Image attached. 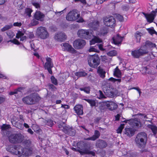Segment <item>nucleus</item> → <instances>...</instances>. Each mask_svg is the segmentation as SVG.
Segmentation results:
<instances>
[{
	"label": "nucleus",
	"mask_w": 157,
	"mask_h": 157,
	"mask_svg": "<svg viewBox=\"0 0 157 157\" xmlns=\"http://www.w3.org/2000/svg\"><path fill=\"white\" fill-rule=\"evenodd\" d=\"M78 152H79L81 155H87V149H79L78 150Z\"/></svg>",
	"instance_id": "obj_47"
},
{
	"label": "nucleus",
	"mask_w": 157,
	"mask_h": 157,
	"mask_svg": "<svg viewBox=\"0 0 157 157\" xmlns=\"http://www.w3.org/2000/svg\"><path fill=\"white\" fill-rule=\"evenodd\" d=\"M98 93L99 94V97H98L99 99H102V98H105L106 97L103 94L101 90H99Z\"/></svg>",
	"instance_id": "obj_50"
},
{
	"label": "nucleus",
	"mask_w": 157,
	"mask_h": 157,
	"mask_svg": "<svg viewBox=\"0 0 157 157\" xmlns=\"http://www.w3.org/2000/svg\"><path fill=\"white\" fill-rule=\"evenodd\" d=\"M51 82L53 84L56 85L58 84L57 80L55 78L54 76H52L51 77Z\"/></svg>",
	"instance_id": "obj_49"
},
{
	"label": "nucleus",
	"mask_w": 157,
	"mask_h": 157,
	"mask_svg": "<svg viewBox=\"0 0 157 157\" xmlns=\"http://www.w3.org/2000/svg\"><path fill=\"white\" fill-rule=\"evenodd\" d=\"M39 22L33 19L31 22V24L32 26H35L38 24Z\"/></svg>",
	"instance_id": "obj_55"
},
{
	"label": "nucleus",
	"mask_w": 157,
	"mask_h": 157,
	"mask_svg": "<svg viewBox=\"0 0 157 157\" xmlns=\"http://www.w3.org/2000/svg\"><path fill=\"white\" fill-rule=\"evenodd\" d=\"M6 149L8 151L16 155H20L23 152V148L19 145H9Z\"/></svg>",
	"instance_id": "obj_5"
},
{
	"label": "nucleus",
	"mask_w": 157,
	"mask_h": 157,
	"mask_svg": "<svg viewBox=\"0 0 157 157\" xmlns=\"http://www.w3.org/2000/svg\"><path fill=\"white\" fill-rule=\"evenodd\" d=\"M147 141V135L144 132H141L138 133L135 139L136 146L141 149L146 147Z\"/></svg>",
	"instance_id": "obj_1"
},
{
	"label": "nucleus",
	"mask_w": 157,
	"mask_h": 157,
	"mask_svg": "<svg viewBox=\"0 0 157 157\" xmlns=\"http://www.w3.org/2000/svg\"><path fill=\"white\" fill-rule=\"evenodd\" d=\"M95 145L98 148L103 149L107 146V144L105 140L99 139L96 141Z\"/></svg>",
	"instance_id": "obj_17"
},
{
	"label": "nucleus",
	"mask_w": 157,
	"mask_h": 157,
	"mask_svg": "<svg viewBox=\"0 0 157 157\" xmlns=\"http://www.w3.org/2000/svg\"><path fill=\"white\" fill-rule=\"evenodd\" d=\"M46 62L44 65V67H52L53 66V63L52 59L49 57H47L46 58Z\"/></svg>",
	"instance_id": "obj_25"
},
{
	"label": "nucleus",
	"mask_w": 157,
	"mask_h": 157,
	"mask_svg": "<svg viewBox=\"0 0 157 157\" xmlns=\"http://www.w3.org/2000/svg\"><path fill=\"white\" fill-rule=\"evenodd\" d=\"M9 142L12 144L21 143L23 140L24 136L21 133H11L8 136Z\"/></svg>",
	"instance_id": "obj_3"
},
{
	"label": "nucleus",
	"mask_w": 157,
	"mask_h": 157,
	"mask_svg": "<svg viewBox=\"0 0 157 157\" xmlns=\"http://www.w3.org/2000/svg\"><path fill=\"white\" fill-rule=\"evenodd\" d=\"M124 130V134L129 137H131L133 136L136 131L135 129L131 128H125Z\"/></svg>",
	"instance_id": "obj_23"
},
{
	"label": "nucleus",
	"mask_w": 157,
	"mask_h": 157,
	"mask_svg": "<svg viewBox=\"0 0 157 157\" xmlns=\"http://www.w3.org/2000/svg\"><path fill=\"white\" fill-rule=\"evenodd\" d=\"M52 67H45L44 68L45 69H47L48 71V72L50 74H52Z\"/></svg>",
	"instance_id": "obj_63"
},
{
	"label": "nucleus",
	"mask_w": 157,
	"mask_h": 157,
	"mask_svg": "<svg viewBox=\"0 0 157 157\" xmlns=\"http://www.w3.org/2000/svg\"><path fill=\"white\" fill-rule=\"evenodd\" d=\"M116 18L120 21H122L123 20V17L119 14H116Z\"/></svg>",
	"instance_id": "obj_53"
},
{
	"label": "nucleus",
	"mask_w": 157,
	"mask_h": 157,
	"mask_svg": "<svg viewBox=\"0 0 157 157\" xmlns=\"http://www.w3.org/2000/svg\"><path fill=\"white\" fill-rule=\"evenodd\" d=\"M17 119L16 117H13L11 118V121L12 124L13 125L15 122L16 121V120Z\"/></svg>",
	"instance_id": "obj_62"
},
{
	"label": "nucleus",
	"mask_w": 157,
	"mask_h": 157,
	"mask_svg": "<svg viewBox=\"0 0 157 157\" xmlns=\"http://www.w3.org/2000/svg\"><path fill=\"white\" fill-rule=\"evenodd\" d=\"M123 38V37L121 36L119 34H117L116 36L113 37V42L114 44L118 45L121 44Z\"/></svg>",
	"instance_id": "obj_22"
},
{
	"label": "nucleus",
	"mask_w": 157,
	"mask_h": 157,
	"mask_svg": "<svg viewBox=\"0 0 157 157\" xmlns=\"http://www.w3.org/2000/svg\"><path fill=\"white\" fill-rule=\"evenodd\" d=\"M155 44L153 43L150 41L147 40L146 41L145 44L142 46L144 47V48L147 49L148 50V48H155Z\"/></svg>",
	"instance_id": "obj_26"
},
{
	"label": "nucleus",
	"mask_w": 157,
	"mask_h": 157,
	"mask_svg": "<svg viewBox=\"0 0 157 157\" xmlns=\"http://www.w3.org/2000/svg\"><path fill=\"white\" fill-rule=\"evenodd\" d=\"M103 22L105 25L111 28L114 27L116 25V21L113 16L104 17Z\"/></svg>",
	"instance_id": "obj_12"
},
{
	"label": "nucleus",
	"mask_w": 157,
	"mask_h": 157,
	"mask_svg": "<svg viewBox=\"0 0 157 157\" xmlns=\"http://www.w3.org/2000/svg\"><path fill=\"white\" fill-rule=\"evenodd\" d=\"M108 32L107 29L106 27H103L101 28L100 30V33L101 34L105 35Z\"/></svg>",
	"instance_id": "obj_38"
},
{
	"label": "nucleus",
	"mask_w": 157,
	"mask_h": 157,
	"mask_svg": "<svg viewBox=\"0 0 157 157\" xmlns=\"http://www.w3.org/2000/svg\"><path fill=\"white\" fill-rule=\"evenodd\" d=\"M6 33L8 36L10 38H12L14 36L13 32L11 30H9L6 32Z\"/></svg>",
	"instance_id": "obj_46"
},
{
	"label": "nucleus",
	"mask_w": 157,
	"mask_h": 157,
	"mask_svg": "<svg viewBox=\"0 0 157 157\" xmlns=\"http://www.w3.org/2000/svg\"><path fill=\"white\" fill-rule=\"evenodd\" d=\"M142 13L144 16L147 21L150 23L152 22L157 13V11H153L150 14H147L144 12H142Z\"/></svg>",
	"instance_id": "obj_13"
},
{
	"label": "nucleus",
	"mask_w": 157,
	"mask_h": 157,
	"mask_svg": "<svg viewBox=\"0 0 157 157\" xmlns=\"http://www.w3.org/2000/svg\"><path fill=\"white\" fill-rule=\"evenodd\" d=\"M87 59L88 64L91 67L97 68L100 63V59L97 54L89 55Z\"/></svg>",
	"instance_id": "obj_4"
},
{
	"label": "nucleus",
	"mask_w": 157,
	"mask_h": 157,
	"mask_svg": "<svg viewBox=\"0 0 157 157\" xmlns=\"http://www.w3.org/2000/svg\"><path fill=\"white\" fill-rule=\"evenodd\" d=\"M22 143V144L25 146V147L29 148L31 145V141L30 140H25L23 141Z\"/></svg>",
	"instance_id": "obj_34"
},
{
	"label": "nucleus",
	"mask_w": 157,
	"mask_h": 157,
	"mask_svg": "<svg viewBox=\"0 0 157 157\" xmlns=\"http://www.w3.org/2000/svg\"><path fill=\"white\" fill-rule=\"evenodd\" d=\"M97 73L100 78H105L106 72L101 66H100L98 67Z\"/></svg>",
	"instance_id": "obj_24"
},
{
	"label": "nucleus",
	"mask_w": 157,
	"mask_h": 157,
	"mask_svg": "<svg viewBox=\"0 0 157 157\" xmlns=\"http://www.w3.org/2000/svg\"><path fill=\"white\" fill-rule=\"evenodd\" d=\"M114 75L118 78H120L121 75V72L118 67H117L114 71Z\"/></svg>",
	"instance_id": "obj_35"
},
{
	"label": "nucleus",
	"mask_w": 157,
	"mask_h": 157,
	"mask_svg": "<svg viewBox=\"0 0 157 157\" xmlns=\"http://www.w3.org/2000/svg\"><path fill=\"white\" fill-rule=\"evenodd\" d=\"M44 123L45 124V125L48 126L50 127H52L54 125V121L50 119L45 120L44 121Z\"/></svg>",
	"instance_id": "obj_32"
},
{
	"label": "nucleus",
	"mask_w": 157,
	"mask_h": 157,
	"mask_svg": "<svg viewBox=\"0 0 157 157\" xmlns=\"http://www.w3.org/2000/svg\"><path fill=\"white\" fill-rule=\"evenodd\" d=\"M40 99V98L38 94L33 93L23 98L22 100L24 103L31 105L36 103Z\"/></svg>",
	"instance_id": "obj_2"
},
{
	"label": "nucleus",
	"mask_w": 157,
	"mask_h": 157,
	"mask_svg": "<svg viewBox=\"0 0 157 157\" xmlns=\"http://www.w3.org/2000/svg\"><path fill=\"white\" fill-rule=\"evenodd\" d=\"M96 151L94 150L93 151H90L88 149H87V155H91L92 156H94L95 155V152Z\"/></svg>",
	"instance_id": "obj_51"
},
{
	"label": "nucleus",
	"mask_w": 157,
	"mask_h": 157,
	"mask_svg": "<svg viewBox=\"0 0 157 157\" xmlns=\"http://www.w3.org/2000/svg\"><path fill=\"white\" fill-rule=\"evenodd\" d=\"M132 125L136 128H139L142 127L140 122L137 119H135L132 122Z\"/></svg>",
	"instance_id": "obj_29"
},
{
	"label": "nucleus",
	"mask_w": 157,
	"mask_h": 157,
	"mask_svg": "<svg viewBox=\"0 0 157 157\" xmlns=\"http://www.w3.org/2000/svg\"><path fill=\"white\" fill-rule=\"evenodd\" d=\"M141 33L137 32L135 34V36L137 42L139 43L140 42V40L141 38V36L140 35Z\"/></svg>",
	"instance_id": "obj_41"
},
{
	"label": "nucleus",
	"mask_w": 157,
	"mask_h": 157,
	"mask_svg": "<svg viewBox=\"0 0 157 157\" xmlns=\"http://www.w3.org/2000/svg\"><path fill=\"white\" fill-rule=\"evenodd\" d=\"M24 35V33L20 31H18L17 33L16 34V38L19 39L20 37Z\"/></svg>",
	"instance_id": "obj_48"
},
{
	"label": "nucleus",
	"mask_w": 157,
	"mask_h": 157,
	"mask_svg": "<svg viewBox=\"0 0 157 157\" xmlns=\"http://www.w3.org/2000/svg\"><path fill=\"white\" fill-rule=\"evenodd\" d=\"M28 34L29 37L30 39H33L34 37V34L32 32H30Z\"/></svg>",
	"instance_id": "obj_59"
},
{
	"label": "nucleus",
	"mask_w": 157,
	"mask_h": 157,
	"mask_svg": "<svg viewBox=\"0 0 157 157\" xmlns=\"http://www.w3.org/2000/svg\"><path fill=\"white\" fill-rule=\"evenodd\" d=\"M54 38L58 41L62 42L66 40L67 36L64 33H58L56 34Z\"/></svg>",
	"instance_id": "obj_14"
},
{
	"label": "nucleus",
	"mask_w": 157,
	"mask_h": 157,
	"mask_svg": "<svg viewBox=\"0 0 157 157\" xmlns=\"http://www.w3.org/2000/svg\"><path fill=\"white\" fill-rule=\"evenodd\" d=\"M99 22L98 21L90 22L88 24V27L94 30H98L99 29Z\"/></svg>",
	"instance_id": "obj_21"
},
{
	"label": "nucleus",
	"mask_w": 157,
	"mask_h": 157,
	"mask_svg": "<svg viewBox=\"0 0 157 157\" xmlns=\"http://www.w3.org/2000/svg\"><path fill=\"white\" fill-rule=\"evenodd\" d=\"M77 146L78 148L79 149H87V144L83 141H80L77 143Z\"/></svg>",
	"instance_id": "obj_27"
},
{
	"label": "nucleus",
	"mask_w": 157,
	"mask_h": 157,
	"mask_svg": "<svg viewBox=\"0 0 157 157\" xmlns=\"http://www.w3.org/2000/svg\"><path fill=\"white\" fill-rule=\"evenodd\" d=\"M32 4L36 8L38 9L40 7V5L38 3L32 2Z\"/></svg>",
	"instance_id": "obj_54"
},
{
	"label": "nucleus",
	"mask_w": 157,
	"mask_h": 157,
	"mask_svg": "<svg viewBox=\"0 0 157 157\" xmlns=\"http://www.w3.org/2000/svg\"><path fill=\"white\" fill-rule=\"evenodd\" d=\"M147 30L149 33L151 35L154 34V32L155 30L153 29L148 28Z\"/></svg>",
	"instance_id": "obj_58"
},
{
	"label": "nucleus",
	"mask_w": 157,
	"mask_h": 157,
	"mask_svg": "<svg viewBox=\"0 0 157 157\" xmlns=\"http://www.w3.org/2000/svg\"><path fill=\"white\" fill-rule=\"evenodd\" d=\"M107 55L110 56H116L117 54V52L114 50H111L107 52Z\"/></svg>",
	"instance_id": "obj_39"
},
{
	"label": "nucleus",
	"mask_w": 157,
	"mask_h": 157,
	"mask_svg": "<svg viewBox=\"0 0 157 157\" xmlns=\"http://www.w3.org/2000/svg\"><path fill=\"white\" fill-rule=\"evenodd\" d=\"M33 12V10L30 8H27L25 9V13L27 14L29 17L31 16V13Z\"/></svg>",
	"instance_id": "obj_40"
},
{
	"label": "nucleus",
	"mask_w": 157,
	"mask_h": 157,
	"mask_svg": "<svg viewBox=\"0 0 157 157\" xmlns=\"http://www.w3.org/2000/svg\"><path fill=\"white\" fill-rule=\"evenodd\" d=\"M111 48H113V47L111 45H108L107 46H105L104 48V50L106 52H108V51Z\"/></svg>",
	"instance_id": "obj_57"
},
{
	"label": "nucleus",
	"mask_w": 157,
	"mask_h": 157,
	"mask_svg": "<svg viewBox=\"0 0 157 157\" xmlns=\"http://www.w3.org/2000/svg\"><path fill=\"white\" fill-rule=\"evenodd\" d=\"M13 27V25L11 24L10 25H7L4 26L1 29V30L2 32H4L7 30L9 29H11Z\"/></svg>",
	"instance_id": "obj_42"
},
{
	"label": "nucleus",
	"mask_w": 157,
	"mask_h": 157,
	"mask_svg": "<svg viewBox=\"0 0 157 157\" xmlns=\"http://www.w3.org/2000/svg\"><path fill=\"white\" fill-rule=\"evenodd\" d=\"M23 123V122L22 121L18 120L15 122L13 126L19 129L22 130L24 128Z\"/></svg>",
	"instance_id": "obj_28"
},
{
	"label": "nucleus",
	"mask_w": 157,
	"mask_h": 157,
	"mask_svg": "<svg viewBox=\"0 0 157 157\" xmlns=\"http://www.w3.org/2000/svg\"><path fill=\"white\" fill-rule=\"evenodd\" d=\"M83 100L89 103L91 107L94 106L96 105V101L94 99L84 98Z\"/></svg>",
	"instance_id": "obj_33"
},
{
	"label": "nucleus",
	"mask_w": 157,
	"mask_h": 157,
	"mask_svg": "<svg viewBox=\"0 0 157 157\" xmlns=\"http://www.w3.org/2000/svg\"><path fill=\"white\" fill-rule=\"evenodd\" d=\"M22 89V88L21 87L18 88L17 89L13 91L10 92L9 93V94L10 95H12L14 94H17L18 93V92H20V90Z\"/></svg>",
	"instance_id": "obj_44"
},
{
	"label": "nucleus",
	"mask_w": 157,
	"mask_h": 157,
	"mask_svg": "<svg viewBox=\"0 0 157 157\" xmlns=\"http://www.w3.org/2000/svg\"><path fill=\"white\" fill-rule=\"evenodd\" d=\"M148 53V51L147 49L144 48V47L141 46L139 49L132 51L131 52V55L134 58L138 59Z\"/></svg>",
	"instance_id": "obj_7"
},
{
	"label": "nucleus",
	"mask_w": 157,
	"mask_h": 157,
	"mask_svg": "<svg viewBox=\"0 0 157 157\" xmlns=\"http://www.w3.org/2000/svg\"><path fill=\"white\" fill-rule=\"evenodd\" d=\"M101 119V118L100 117H97L94 120V123H95L98 124L99 123L100 120Z\"/></svg>",
	"instance_id": "obj_60"
},
{
	"label": "nucleus",
	"mask_w": 157,
	"mask_h": 157,
	"mask_svg": "<svg viewBox=\"0 0 157 157\" xmlns=\"http://www.w3.org/2000/svg\"><path fill=\"white\" fill-rule=\"evenodd\" d=\"M44 15L40 11H36L34 15L35 19L40 21L44 20Z\"/></svg>",
	"instance_id": "obj_19"
},
{
	"label": "nucleus",
	"mask_w": 157,
	"mask_h": 157,
	"mask_svg": "<svg viewBox=\"0 0 157 157\" xmlns=\"http://www.w3.org/2000/svg\"><path fill=\"white\" fill-rule=\"evenodd\" d=\"M147 127L151 129L154 135H156L157 133V127L155 125L148 124Z\"/></svg>",
	"instance_id": "obj_31"
},
{
	"label": "nucleus",
	"mask_w": 157,
	"mask_h": 157,
	"mask_svg": "<svg viewBox=\"0 0 157 157\" xmlns=\"http://www.w3.org/2000/svg\"><path fill=\"white\" fill-rule=\"evenodd\" d=\"M105 104V102H104L103 104H101L99 106V108L101 110H103L105 109V106H106V105Z\"/></svg>",
	"instance_id": "obj_56"
},
{
	"label": "nucleus",
	"mask_w": 157,
	"mask_h": 157,
	"mask_svg": "<svg viewBox=\"0 0 157 157\" xmlns=\"http://www.w3.org/2000/svg\"><path fill=\"white\" fill-rule=\"evenodd\" d=\"M75 75L76 76L81 77L85 76L87 74L84 71H80L76 72Z\"/></svg>",
	"instance_id": "obj_36"
},
{
	"label": "nucleus",
	"mask_w": 157,
	"mask_h": 157,
	"mask_svg": "<svg viewBox=\"0 0 157 157\" xmlns=\"http://www.w3.org/2000/svg\"><path fill=\"white\" fill-rule=\"evenodd\" d=\"M79 17L77 11L75 10H73L70 11L66 17V19L68 21H74L77 19Z\"/></svg>",
	"instance_id": "obj_11"
},
{
	"label": "nucleus",
	"mask_w": 157,
	"mask_h": 157,
	"mask_svg": "<svg viewBox=\"0 0 157 157\" xmlns=\"http://www.w3.org/2000/svg\"><path fill=\"white\" fill-rule=\"evenodd\" d=\"M36 33L38 37L42 39H45L49 36L46 29L44 27H39L37 29Z\"/></svg>",
	"instance_id": "obj_8"
},
{
	"label": "nucleus",
	"mask_w": 157,
	"mask_h": 157,
	"mask_svg": "<svg viewBox=\"0 0 157 157\" xmlns=\"http://www.w3.org/2000/svg\"><path fill=\"white\" fill-rule=\"evenodd\" d=\"M79 89L81 91H83L87 94H89L90 92V89L89 87H85L83 88H80Z\"/></svg>",
	"instance_id": "obj_45"
},
{
	"label": "nucleus",
	"mask_w": 157,
	"mask_h": 157,
	"mask_svg": "<svg viewBox=\"0 0 157 157\" xmlns=\"http://www.w3.org/2000/svg\"><path fill=\"white\" fill-rule=\"evenodd\" d=\"M77 35L80 38L88 40L91 38L92 34L88 30L80 29L78 31Z\"/></svg>",
	"instance_id": "obj_9"
},
{
	"label": "nucleus",
	"mask_w": 157,
	"mask_h": 157,
	"mask_svg": "<svg viewBox=\"0 0 157 157\" xmlns=\"http://www.w3.org/2000/svg\"><path fill=\"white\" fill-rule=\"evenodd\" d=\"M58 126L59 128L65 134L71 136H74L75 135L76 132L75 130L65 123L63 122L59 124Z\"/></svg>",
	"instance_id": "obj_6"
},
{
	"label": "nucleus",
	"mask_w": 157,
	"mask_h": 157,
	"mask_svg": "<svg viewBox=\"0 0 157 157\" xmlns=\"http://www.w3.org/2000/svg\"><path fill=\"white\" fill-rule=\"evenodd\" d=\"M48 86L49 89H51L52 90L54 91L56 89V88L53 84L49 83L48 84Z\"/></svg>",
	"instance_id": "obj_52"
},
{
	"label": "nucleus",
	"mask_w": 157,
	"mask_h": 157,
	"mask_svg": "<svg viewBox=\"0 0 157 157\" xmlns=\"http://www.w3.org/2000/svg\"><path fill=\"white\" fill-rule=\"evenodd\" d=\"M105 104L106 105L107 108L111 111L116 110L118 107L117 104L112 101L105 102Z\"/></svg>",
	"instance_id": "obj_16"
},
{
	"label": "nucleus",
	"mask_w": 157,
	"mask_h": 157,
	"mask_svg": "<svg viewBox=\"0 0 157 157\" xmlns=\"http://www.w3.org/2000/svg\"><path fill=\"white\" fill-rule=\"evenodd\" d=\"M64 49L65 51L69 52L72 54H76L77 53V51L73 48L72 46L68 43L63 44Z\"/></svg>",
	"instance_id": "obj_15"
},
{
	"label": "nucleus",
	"mask_w": 157,
	"mask_h": 157,
	"mask_svg": "<svg viewBox=\"0 0 157 157\" xmlns=\"http://www.w3.org/2000/svg\"><path fill=\"white\" fill-rule=\"evenodd\" d=\"M100 136V134L99 131L98 130H95L94 131V135L92 136V137L95 140L99 138Z\"/></svg>",
	"instance_id": "obj_37"
},
{
	"label": "nucleus",
	"mask_w": 157,
	"mask_h": 157,
	"mask_svg": "<svg viewBox=\"0 0 157 157\" xmlns=\"http://www.w3.org/2000/svg\"><path fill=\"white\" fill-rule=\"evenodd\" d=\"M104 92L107 96L111 98L115 96L117 94V90L114 88L106 90V92Z\"/></svg>",
	"instance_id": "obj_18"
},
{
	"label": "nucleus",
	"mask_w": 157,
	"mask_h": 157,
	"mask_svg": "<svg viewBox=\"0 0 157 157\" xmlns=\"http://www.w3.org/2000/svg\"><path fill=\"white\" fill-rule=\"evenodd\" d=\"M11 127L10 125L6 124H3L1 127L2 131H3V133H6V134L8 133L9 132L6 131V130L9 129Z\"/></svg>",
	"instance_id": "obj_30"
},
{
	"label": "nucleus",
	"mask_w": 157,
	"mask_h": 157,
	"mask_svg": "<svg viewBox=\"0 0 157 157\" xmlns=\"http://www.w3.org/2000/svg\"><path fill=\"white\" fill-rule=\"evenodd\" d=\"M14 41L13 43L15 44L19 45L20 44V43L18 41V40L16 39H14Z\"/></svg>",
	"instance_id": "obj_64"
},
{
	"label": "nucleus",
	"mask_w": 157,
	"mask_h": 157,
	"mask_svg": "<svg viewBox=\"0 0 157 157\" xmlns=\"http://www.w3.org/2000/svg\"><path fill=\"white\" fill-rule=\"evenodd\" d=\"M124 124H121L120 126L118 128L117 130V132L118 133H121L122 130L124 128Z\"/></svg>",
	"instance_id": "obj_43"
},
{
	"label": "nucleus",
	"mask_w": 157,
	"mask_h": 157,
	"mask_svg": "<svg viewBox=\"0 0 157 157\" xmlns=\"http://www.w3.org/2000/svg\"><path fill=\"white\" fill-rule=\"evenodd\" d=\"M86 44V41L80 38L75 40L73 43V46L76 49H80L83 48Z\"/></svg>",
	"instance_id": "obj_10"
},
{
	"label": "nucleus",
	"mask_w": 157,
	"mask_h": 157,
	"mask_svg": "<svg viewBox=\"0 0 157 157\" xmlns=\"http://www.w3.org/2000/svg\"><path fill=\"white\" fill-rule=\"evenodd\" d=\"M22 25L21 22H15L13 24V25L15 26L20 27Z\"/></svg>",
	"instance_id": "obj_61"
},
{
	"label": "nucleus",
	"mask_w": 157,
	"mask_h": 157,
	"mask_svg": "<svg viewBox=\"0 0 157 157\" xmlns=\"http://www.w3.org/2000/svg\"><path fill=\"white\" fill-rule=\"evenodd\" d=\"M75 113L78 115H82L83 114V107L82 105H77L74 108Z\"/></svg>",
	"instance_id": "obj_20"
}]
</instances>
